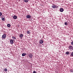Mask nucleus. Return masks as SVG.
Masks as SVG:
<instances>
[{"instance_id":"nucleus-1","label":"nucleus","mask_w":73,"mask_h":73,"mask_svg":"<svg viewBox=\"0 0 73 73\" xmlns=\"http://www.w3.org/2000/svg\"><path fill=\"white\" fill-rule=\"evenodd\" d=\"M52 8H58V6L56 5H52Z\"/></svg>"},{"instance_id":"nucleus-2","label":"nucleus","mask_w":73,"mask_h":73,"mask_svg":"<svg viewBox=\"0 0 73 73\" xmlns=\"http://www.w3.org/2000/svg\"><path fill=\"white\" fill-rule=\"evenodd\" d=\"M6 37H7V35H6V34H4L2 35V38H6Z\"/></svg>"},{"instance_id":"nucleus-3","label":"nucleus","mask_w":73,"mask_h":73,"mask_svg":"<svg viewBox=\"0 0 73 73\" xmlns=\"http://www.w3.org/2000/svg\"><path fill=\"white\" fill-rule=\"evenodd\" d=\"M10 42L11 44H14V41H13V40L12 39H11L10 40Z\"/></svg>"},{"instance_id":"nucleus-4","label":"nucleus","mask_w":73,"mask_h":73,"mask_svg":"<svg viewBox=\"0 0 73 73\" xmlns=\"http://www.w3.org/2000/svg\"><path fill=\"white\" fill-rule=\"evenodd\" d=\"M17 16H16V15H14L13 16V18L14 19H15V20H16V19H17Z\"/></svg>"},{"instance_id":"nucleus-5","label":"nucleus","mask_w":73,"mask_h":73,"mask_svg":"<svg viewBox=\"0 0 73 73\" xmlns=\"http://www.w3.org/2000/svg\"><path fill=\"white\" fill-rule=\"evenodd\" d=\"M69 49H73V47L72 46H69Z\"/></svg>"},{"instance_id":"nucleus-6","label":"nucleus","mask_w":73,"mask_h":73,"mask_svg":"<svg viewBox=\"0 0 73 73\" xmlns=\"http://www.w3.org/2000/svg\"><path fill=\"white\" fill-rule=\"evenodd\" d=\"M26 17L27 19H30V18H31V16L30 15H28Z\"/></svg>"},{"instance_id":"nucleus-7","label":"nucleus","mask_w":73,"mask_h":73,"mask_svg":"<svg viewBox=\"0 0 73 73\" xmlns=\"http://www.w3.org/2000/svg\"><path fill=\"white\" fill-rule=\"evenodd\" d=\"M43 42H44V41H43V40H40L39 41V43H40V44H42V43H43Z\"/></svg>"},{"instance_id":"nucleus-8","label":"nucleus","mask_w":73,"mask_h":73,"mask_svg":"<svg viewBox=\"0 0 73 73\" xmlns=\"http://www.w3.org/2000/svg\"><path fill=\"white\" fill-rule=\"evenodd\" d=\"M29 57L30 58H32V56H33V55H32V54H29Z\"/></svg>"},{"instance_id":"nucleus-9","label":"nucleus","mask_w":73,"mask_h":73,"mask_svg":"<svg viewBox=\"0 0 73 73\" xmlns=\"http://www.w3.org/2000/svg\"><path fill=\"white\" fill-rule=\"evenodd\" d=\"M23 34H21L19 35V37H21V38H22V37H23Z\"/></svg>"},{"instance_id":"nucleus-10","label":"nucleus","mask_w":73,"mask_h":73,"mask_svg":"<svg viewBox=\"0 0 73 73\" xmlns=\"http://www.w3.org/2000/svg\"><path fill=\"white\" fill-rule=\"evenodd\" d=\"M25 55H27V54L25 53H23L22 54V56H25Z\"/></svg>"},{"instance_id":"nucleus-11","label":"nucleus","mask_w":73,"mask_h":73,"mask_svg":"<svg viewBox=\"0 0 73 73\" xmlns=\"http://www.w3.org/2000/svg\"><path fill=\"white\" fill-rule=\"evenodd\" d=\"M70 56L71 57H73V52H72L71 54L70 55Z\"/></svg>"},{"instance_id":"nucleus-12","label":"nucleus","mask_w":73,"mask_h":73,"mask_svg":"<svg viewBox=\"0 0 73 73\" xmlns=\"http://www.w3.org/2000/svg\"><path fill=\"white\" fill-rule=\"evenodd\" d=\"M7 26L8 28H9V27H11V25L9 24H8L7 25Z\"/></svg>"},{"instance_id":"nucleus-13","label":"nucleus","mask_w":73,"mask_h":73,"mask_svg":"<svg viewBox=\"0 0 73 73\" xmlns=\"http://www.w3.org/2000/svg\"><path fill=\"white\" fill-rule=\"evenodd\" d=\"M65 53L66 54H67V55H69V52H67Z\"/></svg>"},{"instance_id":"nucleus-14","label":"nucleus","mask_w":73,"mask_h":73,"mask_svg":"<svg viewBox=\"0 0 73 73\" xmlns=\"http://www.w3.org/2000/svg\"><path fill=\"white\" fill-rule=\"evenodd\" d=\"M27 34H30L31 33V32H30V31H27Z\"/></svg>"},{"instance_id":"nucleus-15","label":"nucleus","mask_w":73,"mask_h":73,"mask_svg":"<svg viewBox=\"0 0 73 73\" xmlns=\"http://www.w3.org/2000/svg\"><path fill=\"white\" fill-rule=\"evenodd\" d=\"M12 38H13V40H16V37H14V36H13L12 37Z\"/></svg>"},{"instance_id":"nucleus-16","label":"nucleus","mask_w":73,"mask_h":73,"mask_svg":"<svg viewBox=\"0 0 73 73\" xmlns=\"http://www.w3.org/2000/svg\"><path fill=\"white\" fill-rule=\"evenodd\" d=\"M28 0H24V1L25 3H28Z\"/></svg>"},{"instance_id":"nucleus-17","label":"nucleus","mask_w":73,"mask_h":73,"mask_svg":"<svg viewBox=\"0 0 73 73\" xmlns=\"http://www.w3.org/2000/svg\"><path fill=\"white\" fill-rule=\"evenodd\" d=\"M2 19V21H4L5 20V18H4V17H2L1 18Z\"/></svg>"},{"instance_id":"nucleus-18","label":"nucleus","mask_w":73,"mask_h":73,"mask_svg":"<svg viewBox=\"0 0 73 73\" xmlns=\"http://www.w3.org/2000/svg\"><path fill=\"white\" fill-rule=\"evenodd\" d=\"M60 11L61 12H62L63 11H64V9H60Z\"/></svg>"},{"instance_id":"nucleus-19","label":"nucleus","mask_w":73,"mask_h":73,"mask_svg":"<svg viewBox=\"0 0 73 73\" xmlns=\"http://www.w3.org/2000/svg\"><path fill=\"white\" fill-rule=\"evenodd\" d=\"M4 71H5V72H7V70H8L7 68H5L4 69Z\"/></svg>"},{"instance_id":"nucleus-20","label":"nucleus","mask_w":73,"mask_h":73,"mask_svg":"<svg viewBox=\"0 0 73 73\" xmlns=\"http://www.w3.org/2000/svg\"><path fill=\"white\" fill-rule=\"evenodd\" d=\"M65 25H68V23L66 22H65L64 23Z\"/></svg>"},{"instance_id":"nucleus-21","label":"nucleus","mask_w":73,"mask_h":73,"mask_svg":"<svg viewBox=\"0 0 73 73\" xmlns=\"http://www.w3.org/2000/svg\"><path fill=\"white\" fill-rule=\"evenodd\" d=\"M70 72H73V70L72 69H71L70 70Z\"/></svg>"},{"instance_id":"nucleus-22","label":"nucleus","mask_w":73,"mask_h":73,"mask_svg":"<svg viewBox=\"0 0 73 73\" xmlns=\"http://www.w3.org/2000/svg\"><path fill=\"white\" fill-rule=\"evenodd\" d=\"M2 15V13L1 12H0V16H1Z\"/></svg>"},{"instance_id":"nucleus-23","label":"nucleus","mask_w":73,"mask_h":73,"mask_svg":"<svg viewBox=\"0 0 73 73\" xmlns=\"http://www.w3.org/2000/svg\"><path fill=\"white\" fill-rule=\"evenodd\" d=\"M71 45H73V41L72 42H71Z\"/></svg>"},{"instance_id":"nucleus-24","label":"nucleus","mask_w":73,"mask_h":73,"mask_svg":"<svg viewBox=\"0 0 73 73\" xmlns=\"http://www.w3.org/2000/svg\"><path fill=\"white\" fill-rule=\"evenodd\" d=\"M33 73H36V72L35 71H34L33 72Z\"/></svg>"},{"instance_id":"nucleus-25","label":"nucleus","mask_w":73,"mask_h":73,"mask_svg":"<svg viewBox=\"0 0 73 73\" xmlns=\"http://www.w3.org/2000/svg\"><path fill=\"white\" fill-rule=\"evenodd\" d=\"M60 9H64L62 8H60Z\"/></svg>"},{"instance_id":"nucleus-26","label":"nucleus","mask_w":73,"mask_h":73,"mask_svg":"<svg viewBox=\"0 0 73 73\" xmlns=\"http://www.w3.org/2000/svg\"><path fill=\"white\" fill-rule=\"evenodd\" d=\"M66 9V7H64V9Z\"/></svg>"}]
</instances>
